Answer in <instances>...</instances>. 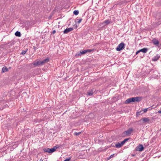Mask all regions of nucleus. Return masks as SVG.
<instances>
[{
    "label": "nucleus",
    "instance_id": "nucleus-1",
    "mask_svg": "<svg viewBox=\"0 0 161 161\" xmlns=\"http://www.w3.org/2000/svg\"><path fill=\"white\" fill-rule=\"evenodd\" d=\"M49 61L48 58H46L42 61H36L33 64L35 66H38L39 65H42L48 62Z\"/></svg>",
    "mask_w": 161,
    "mask_h": 161
},
{
    "label": "nucleus",
    "instance_id": "nucleus-2",
    "mask_svg": "<svg viewBox=\"0 0 161 161\" xmlns=\"http://www.w3.org/2000/svg\"><path fill=\"white\" fill-rule=\"evenodd\" d=\"M140 98L138 97H133L127 99L125 102V104H128L131 102L140 101Z\"/></svg>",
    "mask_w": 161,
    "mask_h": 161
},
{
    "label": "nucleus",
    "instance_id": "nucleus-3",
    "mask_svg": "<svg viewBox=\"0 0 161 161\" xmlns=\"http://www.w3.org/2000/svg\"><path fill=\"white\" fill-rule=\"evenodd\" d=\"M92 51V49L81 50L79 53H77L75 55V56L76 57H78L80 56H81L82 54H84L87 52H91Z\"/></svg>",
    "mask_w": 161,
    "mask_h": 161
},
{
    "label": "nucleus",
    "instance_id": "nucleus-4",
    "mask_svg": "<svg viewBox=\"0 0 161 161\" xmlns=\"http://www.w3.org/2000/svg\"><path fill=\"white\" fill-rule=\"evenodd\" d=\"M125 46V44L123 42L121 43L116 48V50L118 51H120L124 48Z\"/></svg>",
    "mask_w": 161,
    "mask_h": 161
},
{
    "label": "nucleus",
    "instance_id": "nucleus-5",
    "mask_svg": "<svg viewBox=\"0 0 161 161\" xmlns=\"http://www.w3.org/2000/svg\"><path fill=\"white\" fill-rule=\"evenodd\" d=\"M133 131V129L132 128H129L127 130L124 131L123 134V136H127L130 135L132 131Z\"/></svg>",
    "mask_w": 161,
    "mask_h": 161
},
{
    "label": "nucleus",
    "instance_id": "nucleus-6",
    "mask_svg": "<svg viewBox=\"0 0 161 161\" xmlns=\"http://www.w3.org/2000/svg\"><path fill=\"white\" fill-rule=\"evenodd\" d=\"M56 148H57L56 147H54L53 148H51V149H49V148L45 149H44V152H48L49 153H52L54 152L55 151Z\"/></svg>",
    "mask_w": 161,
    "mask_h": 161
},
{
    "label": "nucleus",
    "instance_id": "nucleus-7",
    "mask_svg": "<svg viewBox=\"0 0 161 161\" xmlns=\"http://www.w3.org/2000/svg\"><path fill=\"white\" fill-rule=\"evenodd\" d=\"M144 147L142 145H140L137 147L136 150L137 151H142L143 150Z\"/></svg>",
    "mask_w": 161,
    "mask_h": 161
},
{
    "label": "nucleus",
    "instance_id": "nucleus-8",
    "mask_svg": "<svg viewBox=\"0 0 161 161\" xmlns=\"http://www.w3.org/2000/svg\"><path fill=\"white\" fill-rule=\"evenodd\" d=\"M73 28L71 27H70L68 28H66L65 30L64 31V34H67L69 32L72 31L73 30Z\"/></svg>",
    "mask_w": 161,
    "mask_h": 161
},
{
    "label": "nucleus",
    "instance_id": "nucleus-9",
    "mask_svg": "<svg viewBox=\"0 0 161 161\" xmlns=\"http://www.w3.org/2000/svg\"><path fill=\"white\" fill-rule=\"evenodd\" d=\"M152 42L154 45L157 46H158L159 42L158 40L155 38L153 39L152 40Z\"/></svg>",
    "mask_w": 161,
    "mask_h": 161
},
{
    "label": "nucleus",
    "instance_id": "nucleus-10",
    "mask_svg": "<svg viewBox=\"0 0 161 161\" xmlns=\"http://www.w3.org/2000/svg\"><path fill=\"white\" fill-rule=\"evenodd\" d=\"M142 120V121L144 123H147L150 121L149 119L148 118H143L139 121H141Z\"/></svg>",
    "mask_w": 161,
    "mask_h": 161
},
{
    "label": "nucleus",
    "instance_id": "nucleus-11",
    "mask_svg": "<svg viewBox=\"0 0 161 161\" xmlns=\"http://www.w3.org/2000/svg\"><path fill=\"white\" fill-rule=\"evenodd\" d=\"M124 144H122V142H118L115 144V147L117 148H119L123 146Z\"/></svg>",
    "mask_w": 161,
    "mask_h": 161
},
{
    "label": "nucleus",
    "instance_id": "nucleus-12",
    "mask_svg": "<svg viewBox=\"0 0 161 161\" xmlns=\"http://www.w3.org/2000/svg\"><path fill=\"white\" fill-rule=\"evenodd\" d=\"M158 21L157 22L158 25H159L161 23V14H159L158 15Z\"/></svg>",
    "mask_w": 161,
    "mask_h": 161
},
{
    "label": "nucleus",
    "instance_id": "nucleus-13",
    "mask_svg": "<svg viewBox=\"0 0 161 161\" xmlns=\"http://www.w3.org/2000/svg\"><path fill=\"white\" fill-rule=\"evenodd\" d=\"M8 71V69L5 66H4L2 69V72L4 73Z\"/></svg>",
    "mask_w": 161,
    "mask_h": 161
},
{
    "label": "nucleus",
    "instance_id": "nucleus-14",
    "mask_svg": "<svg viewBox=\"0 0 161 161\" xmlns=\"http://www.w3.org/2000/svg\"><path fill=\"white\" fill-rule=\"evenodd\" d=\"M111 21L108 19L105 20L103 23H102L103 24H105L106 25H108L111 23Z\"/></svg>",
    "mask_w": 161,
    "mask_h": 161
},
{
    "label": "nucleus",
    "instance_id": "nucleus-15",
    "mask_svg": "<svg viewBox=\"0 0 161 161\" xmlns=\"http://www.w3.org/2000/svg\"><path fill=\"white\" fill-rule=\"evenodd\" d=\"M160 58V56L158 55H157L154 58H153L152 60L154 61H157L158 60V59L159 58Z\"/></svg>",
    "mask_w": 161,
    "mask_h": 161
},
{
    "label": "nucleus",
    "instance_id": "nucleus-16",
    "mask_svg": "<svg viewBox=\"0 0 161 161\" xmlns=\"http://www.w3.org/2000/svg\"><path fill=\"white\" fill-rule=\"evenodd\" d=\"M93 89H92V90H90V91L89 92H87L88 95L89 96H92L93 93Z\"/></svg>",
    "mask_w": 161,
    "mask_h": 161
},
{
    "label": "nucleus",
    "instance_id": "nucleus-17",
    "mask_svg": "<svg viewBox=\"0 0 161 161\" xmlns=\"http://www.w3.org/2000/svg\"><path fill=\"white\" fill-rule=\"evenodd\" d=\"M15 35L19 37L21 36V33L20 32L18 31H17L15 33Z\"/></svg>",
    "mask_w": 161,
    "mask_h": 161
},
{
    "label": "nucleus",
    "instance_id": "nucleus-18",
    "mask_svg": "<svg viewBox=\"0 0 161 161\" xmlns=\"http://www.w3.org/2000/svg\"><path fill=\"white\" fill-rule=\"evenodd\" d=\"M147 51V48H143L140 50V51L143 53H146Z\"/></svg>",
    "mask_w": 161,
    "mask_h": 161
},
{
    "label": "nucleus",
    "instance_id": "nucleus-19",
    "mask_svg": "<svg viewBox=\"0 0 161 161\" xmlns=\"http://www.w3.org/2000/svg\"><path fill=\"white\" fill-rule=\"evenodd\" d=\"M74 14L75 15H77L79 14V11L78 10H75L73 12Z\"/></svg>",
    "mask_w": 161,
    "mask_h": 161
},
{
    "label": "nucleus",
    "instance_id": "nucleus-20",
    "mask_svg": "<svg viewBox=\"0 0 161 161\" xmlns=\"http://www.w3.org/2000/svg\"><path fill=\"white\" fill-rule=\"evenodd\" d=\"M128 139L126 138L124 139L123 141L122 142V144H124L128 140Z\"/></svg>",
    "mask_w": 161,
    "mask_h": 161
},
{
    "label": "nucleus",
    "instance_id": "nucleus-21",
    "mask_svg": "<svg viewBox=\"0 0 161 161\" xmlns=\"http://www.w3.org/2000/svg\"><path fill=\"white\" fill-rule=\"evenodd\" d=\"M81 132H75L74 133V135H76V136H78L80 134Z\"/></svg>",
    "mask_w": 161,
    "mask_h": 161
},
{
    "label": "nucleus",
    "instance_id": "nucleus-22",
    "mask_svg": "<svg viewBox=\"0 0 161 161\" xmlns=\"http://www.w3.org/2000/svg\"><path fill=\"white\" fill-rule=\"evenodd\" d=\"M141 112V111H138L137 112L136 114V116L137 117H138L140 115V114Z\"/></svg>",
    "mask_w": 161,
    "mask_h": 161
},
{
    "label": "nucleus",
    "instance_id": "nucleus-23",
    "mask_svg": "<svg viewBox=\"0 0 161 161\" xmlns=\"http://www.w3.org/2000/svg\"><path fill=\"white\" fill-rule=\"evenodd\" d=\"M26 51L23 50V51H22V52L21 53V54L22 55L24 54H25L26 53Z\"/></svg>",
    "mask_w": 161,
    "mask_h": 161
},
{
    "label": "nucleus",
    "instance_id": "nucleus-24",
    "mask_svg": "<svg viewBox=\"0 0 161 161\" xmlns=\"http://www.w3.org/2000/svg\"><path fill=\"white\" fill-rule=\"evenodd\" d=\"M115 155V154H113L111 155L110 156V157H109V158H108V159H109L110 158H113Z\"/></svg>",
    "mask_w": 161,
    "mask_h": 161
},
{
    "label": "nucleus",
    "instance_id": "nucleus-25",
    "mask_svg": "<svg viewBox=\"0 0 161 161\" xmlns=\"http://www.w3.org/2000/svg\"><path fill=\"white\" fill-rule=\"evenodd\" d=\"M70 159V158H66V159H65V160H64L63 161H69Z\"/></svg>",
    "mask_w": 161,
    "mask_h": 161
},
{
    "label": "nucleus",
    "instance_id": "nucleus-26",
    "mask_svg": "<svg viewBox=\"0 0 161 161\" xmlns=\"http://www.w3.org/2000/svg\"><path fill=\"white\" fill-rule=\"evenodd\" d=\"M82 20V19H80L78 21L77 23L79 24L80 23L81 21Z\"/></svg>",
    "mask_w": 161,
    "mask_h": 161
},
{
    "label": "nucleus",
    "instance_id": "nucleus-27",
    "mask_svg": "<svg viewBox=\"0 0 161 161\" xmlns=\"http://www.w3.org/2000/svg\"><path fill=\"white\" fill-rule=\"evenodd\" d=\"M140 52H141L140 51V50H138V51H137L136 53V54L137 55V54L139 53H140Z\"/></svg>",
    "mask_w": 161,
    "mask_h": 161
},
{
    "label": "nucleus",
    "instance_id": "nucleus-28",
    "mask_svg": "<svg viewBox=\"0 0 161 161\" xmlns=\"http://www.w3.org/2000/svg\"><path fill=\"white\" fill-rule=\"evenodd\" d=\"M56 32V31L55 30H53V32H52V34H54Z\"/></svg>",
    "mask_w": 161,
    "mask_h": 161
},
{
    "label": "nucleus",
    "instance_id": "nucleus-29",
    "mask_svg": "<svg viewBox=\"0 0 161 161\" xmlns=\"http://www.w3.org/2000/svg\"><path fill=\"white\" fill-rule=\"evenodd\" d=\"M147 109L148 108H144V109L143 111H147Z\"/></svg>",
    "mask_w": 161,
    "mask_h": 161
},
{
    "label": "nucleus",
    "instance_id": "nucleus-30",
    "mask_svg": "<svg viewBox=\"0 0 161 161\" xmlns=\"http://www.w3.org/2000/svg\"><path fill=\"white\" fill-rule=\"evenodd\" d=\"M158 113L159 114H161V111H158Z\"/></svg>",
    "mask_w": 161,
    "mask_h": 161
},
{
    "label": "nucleus",
    "instance_id": "nucleus-31",
    "mask_svg": "<svg viewBox=\"0 0 161 161\" xmlns=\"http://www.w3.org/2000/svg\"><path fill=\"white\" fill-rule=\"evenodd\" d=\"M43 160L42 159H41L40 160V161H42Z\"/></svg>",
    "mask_w": 161,
    "mask_h": 161
},
{
    "label": "nucleus",
    "instance_id": "nucleus-32",
    "mask_svg": "<svg viewBox=\"0 0 161 161\" xmlns=\"http://www.w3.org/2000/svg\"><path fill=\"white\" fill-rule=\"evenodd\" d=\"M30 131V130H29V129H28V131Z\"/></svg>",
    "mask_w": 161,
    "mask_h": 161
},
{
    "label": "nucleus",
    "instance_id": "nucleus-33",
    "mask_svg": "<svg viewBox=\"0 0 161 161\" xmlns=\"http://www.w3.org/2000/svg\"><path fill=\"white\" fill-rule=\"evenodd\" d=\"M152 109V108L151 109H149V110H151Z\"/></svg>",
    "mask_w": 161,
    "mask_h": 161
}]
</instances>
